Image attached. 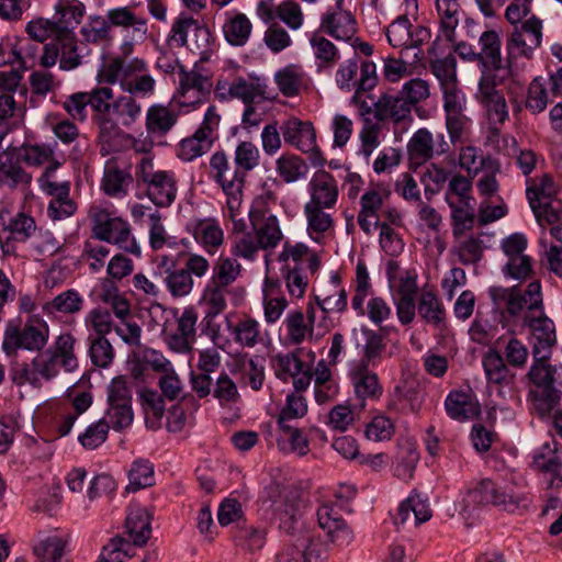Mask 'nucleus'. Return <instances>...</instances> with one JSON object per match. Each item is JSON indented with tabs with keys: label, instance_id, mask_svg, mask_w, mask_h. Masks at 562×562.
I'll return each instance as SVG.
<instances>
[{
	"label": "nucleus",
	"instance_id": "obj_1",
	"mask_svg": "<svg viewBox=\"0 0 562 562\" xmlns=\"http://www.w3.org/2000/svg\"><path fill=\"white\" fill-rule=\"evenodd\" d=\"M147 71L144 59L133 58L124 61L122 58H111L97 74L99 83L115 85L132 97L147 98L154 94L156 80Z\"/></svg>",
	"mask_w": 562,
	"mask_h": 562
},
{
	"label": "nucleus",
	"instance_id": "obj_2",
	"mask_svg": "<svg viewBox=\"0 0 562 562\" xmlns=\"http://www.w3.org/2000/svg\"><path fill=\"white\" fill-rule=\"evenodd\" d=\"M49 338L47 323L38 317H30L23 326L18 321L7 323L2 350L8 357H15L20 349L41 352Z\"/></svg>",
	"mask_w": 562,
	"mask_h": 562
},
{
	"label": "nucleus",
	"instance_id": "obj_3",
	"mask_svg": "<svg viewBox=\"0 0 562 562\" xmlns=\"http://www.w3.org/2000/svg\"><path fill=\"white\" fill-rule=\"evenodd\" d=\"M89 217L92 223L93 237L117 245L132 255H140V247L132 236L130 224L126 221L121 217H112L108 211L98 206L90 209Z\"/></svg>",
	"mask_w": 562,
	"mask_h": 562
},
{
	"label": "nucleus",
	"instance_id": "obj_4",
	"mask_svg": "<svg viewBox=\"0 0 562 562\" xmlns=\"http://www.w3.org/2000/svg\"><path fill=\"white\" fill-rule=\"evenodd\" d=\"M136 179L146 189L148 199L159 207L172 204L177 195L175 175L166 170H155L153 160L142 157L136 166Z\"/></svg>",
	"mask_w": 562,
	"mask_h": 562
},
{
	"label": "nucleus",
	"instance_id": "obj_5",
	"mask_svg": "<svg viewBox=\"0 0 562 562\" xmlns=\"http://www.w3.org/2000/svg\"><path fill=\"white\" fill-rule=\"evenodd\" d=\"M547 361L533 358V363L528 372V378L535 385L528 395L540 416L548 415L561 398V391L555 387L557 370Z\"/></svg>",
	"mask_w": 562,
	"mask_h": 562
},
{
	"label": "nucleus",
	"instance_id": "obj_6",
	"mask_svg": "<svg viewBox=\"0 0 562 562\" xmlns=\"http://www.w3.org/2000/svg\"><path fill=\"white\" fill-rule=\"evenodd\" d=\"M508 76L484 71L479 81L476 99L485 109L488 123L494 130L508 120V108L503 90L498 86Z\"/></svg>",
	"mask_w": 562,
	"mask_h": 562
},
{
	"label": "nucleus",
	"instance_id": "obj_7",
	"mask_svg": "<svg viewBox=\"0 0 562 562\" xmlns=\"http://www.w3.org/2000/svg\"><path fill=\"white\" fill-rule=\"evenodd\" d=\"M220 122L221 116L216 108L209 106L199 128L179 143L177 156L183 161H192L206 154L216 139Z\"/></svg>",
	"mask_w": 562,
	"mask_h": 562
},
{
	"label": "nucleus",
	"instance_id": "obj_8",
	"mask_svg": "<svg viewBox=\"0 0 562 562\" xmlns=\"http://www.w3.org/2000/svg\"><path fill=\"white\" fill-rule=\"evenodd\" d=\"M542 43V21L532 15L515 26L506 41L507 60L514 65L518 58L531 59Z\"/></svg>",
	"mask_w": 562,
	"mask_h": 562
},
{
	"label": "nucleus",
	"instance_id": "obj_9",
	"mask_svg": "<svg viewBox=\"0 0 562 562\" xmlns=\"http://www.w3.org/2000/svg\"><path fill=\"white\" fill-rule=\"evenodd\" d=\"M106 418L115 431L130 427L134 419L132 390L125 376H116L108 387Z\"/></svg>",
	"mask_w": 562,
	"mask_h": 562
},
{
	"label": "nucleus",
	"instance_id": "obj_10",
	"mask_svg": "<svg viewBox=\"0 0 562 562\" xmlns=\"http://www.w3.org/2000/svg\"><path fill=\"white\" fill-rule=\"evenodd\" d=\"M210 177L217 183L226 195V205L232 211L243 196L245 181L237 168L231 167L229 159L223 150L215 151L210 157Z\"/></svg>",
	"mask_w": 562,
	"mask_h": 562
},
{
	"label": "nucleus",
	"instance_id": "obj_11",
	"mask_svg": "<svg viewBox=\"0 0 562 562\" xmlns=\"http://www.w3.org/2000/svg\"><path fill=\"white\" fill-rule=\"evenodd\" d=\"M59 167L58 162L47 166L38 178L41 189L52 196L47 206V214L53 221H59L75 214L77 204L70 199V184L68 181L54 182L52 178Z\"/></svg>",
	"mask_w": 562,
	"mask_h": 562
},
{
	"label": "nucleus",
	"instance_id": "obj_12",
	"mask_svg": "<svg viewBox=\"0 0 562 562\" xmlns=\"http://www.w3.org/2000/svg\"><path fill=\"white\" fill-rule=\"evenodd\" d=\"M522 324L531 333L532 357L537 360H549L551 349L557 342L553 322L544 315L542 310L536 313H525Z\"/></svg>",
	"mask_w": 562,
	"mask_h": 562
},
{
	"label": "nucleus",
	"instance_id": "obj_13",
	"mask_svg": "<svg viewBox=\"0 0 562 562\" xmlns=\"http://www.w3.org/2000/svg\"><path fill=\"white\" fill-rule=\"evenodd\" d=\"M59 63V68L70 71L82 64V56L78 53L76 36L56 37L43 47V54L40 57L41 66L50 68Z\"/></svg>",
	"mask_w": 562,
	"mask_h": 562
},
{
	"label": "nucleus",
	"instance_id": "obj_14",
	"mask_svg": "<svg viewBox=\"0 0 562 562\" xmlns=\"http://www.w3.org/2000/svg\"><path fill=\"white\" fill-rule=\"evenodd\" d=\"M210 32L202 26L198 20L187 13H180L173 21L169 42L178 47H190V49H204L209 45Z\"/></svg>",
	"mask_w": 562,
	"mask_h": 562
},
{
	"label": "nucleus",
	"instance_id": "obj_15",
	"mask_svg": "<svg viewBox=\"0 0 562 562\" xmlns=\"http://www.w3.org/2000/svg\"><path fill=\"white\" fill-rule=\"evenodd\" d=\"M479 44L481 50L476 52V63L484 71L492 74H499L501 76L513 75V64L503 61L501 54L502 42L496 31H485L480 35Z\"/></svg>",
	"mask_w": 562,
	"mask_h": 562
},
{
	"label": "nucleus",
	"instance_id": "obj_16",
	"mask_svg": "<svg viewBox=\"0 0 562 562\" xmlns=\"http://www.w3.org/2000/svg\"><path fill=\"white\" fill-rule=\"evenodd\" d=\"M198 312L193 306H188L177 317V328L168 333L164 329V340L170 350L178 353H189L196 338Z\"/></svg>",
	"mask_w": 562,
	"mask_h": 562
},
{
	"label": "nucleus",
	"instance_id": "obj_17",
	"mask_svg": "<svg viewBox=\"0 0 562 562\" xmlns=\"http://www.w3.org/2000/svg\"><path fill=\"white\" fill-rule=\"evenodd\" d=\"M133 183L131 165L120 158L105 161L101 188L111 198L122 199L127 195Z\"/></svg>",
	"mask_w": 562,
	"mask_h": 562
},
{
	"label": "nucleus",
	"instance_id": "obj_18",
	"mask_svg": "<svg viewBox=\"0 0 562 562\" xmlns=\"http://www.w3.org/2000/svg\"><path fill=\"white\" fill-rule=\"evenodd\" d=\"M273 510L279 519V527L284 532L299 536L304 531L300 524V496L297 491L284 488L280 494V499L274 501Z\"/></svg>",
	"mask_w": 562,
	"mask_h": 562
},
{
	"label": "nucleus",
	"instance_id": "obj_19",
	"mask_svg": "<svg viewBox=\"0 0 562 562\" xmlns=\"http://www.w3.org/2000/svg\"><path fill=\"white\" fill-rule=\"evenodd\" d=\"M317 521L328 540L338 546L346 547L353 540V532L333 505L323 504L317 509Z\"/></svg>",
	"mask_w": 562,
	"mask_h": 562
},
{
	"label": "nucleus",
	"instance_id": "obj_20",
	"mask_svg": "<svg viewBox=\"0 0 562 562\" xmlns=\"http://www.w3.org/2000/svg\"><path fill=\"white\" fill-rule=\"evenodd\" d=\"M310 192L308 205L334 209L339 196L338 183L335 177L325 170L316 171L307 186Z\"/></svg>",
	"mask_w": 562,
	"mask_h": 562
},
{
	"label": "nucleus",
	"instance_id": "obj_21",
	"mask_svg": "<svg viewBox=\"0 0 562 562\" xmlns=\"http://www.w3.org/2000/svg\"><path fill=\"white\" fill-rule=\"evenodd\" d=\"M373 105L374 119L379 122L390 121L394 124H400L413 121L412 109L408 102L405 101L404 95L398 92L381 94L373 102Z\"/></svg>",
	"mask_w": 562,
	"mask_h": 562
},
{
	"label": "nucleus",
	"instance_id": "obj_22",
	"mask_svg": "<svg viewBox=\"0 0 562 562\" xmlns=\"http://www.w3.org/2000/svg\"><path fill=\"white\" fill-rule=\"evenodd\" d=\"M355 393L362 401L361 407H364L366 400H379L383 394V386L379 382L378 374L370 370V366L363 362H353L349 370Z\"/></svg>",
	"mask_w": 562,
	"mask_h": 562
},
{
	"label": "nucleus",
	"instance_id": "obj_23",
	"mask_svg": "<svg viewBox=\"0 0 562 562\" xmlns=\"http://www.w3.org/2000/svg\"><path fill=\"white\" fill-rule=\"evenodd\" d=\"M249 220L261 249H273L282 240L283 234L276 215H266L262 211L252 209L249 211Z\"/></svg>",
	"mask_w": 562,
	"mask_h": 562
},
{
	"label": "nucleus",
	"instance_id": "obj_24",
	"mask_svg": "<svg viewBox=\"0 0 562 562\" xmlns=\"http://www.w3.org/2000/svg\"><path fill=\"white\" fill-rule=\"evenodd\" d=\"M356 19L342 7L327 11L321 20V30L338 41H349L357 33Z\"/></svg>",
	"mask_w": 562,
	"mask_h": 562
},
{
	"label": "nucleus",
	"instance_id": "obj_25",
	"mask_svg": "<svg viewBox=\"0 0 562 562\" xmlns=\"http://www.w3.org/2000/svg\"><path fill=\"white\" fill-rule=\"evenodd\" d=\"M487 294L495 311L502 314L506 312L512 317L519 315L527 304V299L522 295L519 285L509 288L492 285L488 288Z\"/></svg>",
	"mask_w": 562,
	"mask_h": 562
},
{
	"label": "nucleus",
	"instance_id": "obj_26",
	"mask_svg": "<svg viewBox=\"0 0 562 562\" xmlns=\"http://www.w3.org/2000/svg\"><path fill=\"white\" fill-rule=\"evenodd\" d=\"M281 132L284 142L302 153H307L314 147L316 132L310 121L291 117L282 124Z\"/></svg>",
	"mask_w": 562,
	"mask_h": 562
},
{
	"label": "nucleus",
	"instance_id": "obj_27",
	"mask_svg": "<svg viewBox=\"0 0 562 562\" xmlns=\"http://www.w3.org/2000/svg\"><path fill=\"white\" fill-rule=\"evenodd\" d=\"M56 15L54 25L57 30L56 37L76 36L74 30L81 23L86 12V7L78 0H67L59 2L55 7Z\"/></svg>",
	"mask_w": 562,
	"mask_h": 562
},
{
	"label": "nucleus",
	"instance_id": "obj_28",
	"mask_svg": "<svg viewBox=\"0 0 562 562\" xmlns=\"http://www.w3.org/2000/svg\"><path fill=\"white\" fill-rule=\"evenodd\" d=\"M105 18L110 29L112 26L131 29L133 41L140 43L146 40L148 33L147 20L137 16L128 7L110 9Z\"/></svg>",
	"mask_w": 562,
	"mask_h": 562
},
{
	"label": "nucleus",
	"instance_id": "obj_29",
	"mask_svg": "<svg viewBox=\"0 0 562 562\" xmlns=\"http://www.w3.org/2000/svg\"><path fill=\"white\" fill-rule=\"evenodd\" d=\"M445 408L451 419L461 423L473 419L481 413L475 397L463 391H451L445 401Z\"/></svg>",
	"mask_w": 562,
	"mask_h": 562
},
{
	"label": "nucleus",
	"instance_id": "obj_30",
	"mask_svg": "<svg viewBox=\"0 0 562 562\" xmlns=\"http://www.w3.org/2000/svg\"><path fill=\"white\" fill-rule=\"evenodd\" d=\"M482 366L487 383L507 386L514 382L515 373L499 350L488 349L482 358Z\"/></svg>",
	"mask_w": 562,
	"mask_h": 562
},
{
	"label": "nucleus",
	"instance_id": "obj_31",
	"mask_svg": "<svg viewBox=\"0 0 562 562\" xmlns=\"http://www.w3.org/2000/svg\"><path fill=\"white\" fill-rule=\"evenodd\" d=\"M383 206V195L378 190H368L360 198L358 224L364 234L371 235L380 225L379 211Z\"/></svg>",
	"mask_w": 562,
	"mask_h": 562
},
{
	"label": "nucleus",
	"instance_id": "obj_32",
	"mask_svg": "<svg viewBox=\"0 0 562 562\" xmlns=\"http://www.w3.org/2000/svg\"><path fill=\"white\" fill-rule=\"evenodd\" d=\"M411 166H422L435 156V138L425 127L417 130L407 143Z\"/></svg>",
	"mask_w": 562,
	"mask_h": 562
},
{
	"label": "nucleus",
	"instance_id": "obj_33",
	"mask_svg": "<svg viewBox=\"0 0 562 562\" xmlns=\"http://www.w3.org/2000/svg\"><path fill=\"white\" fill-rule=\"evenodd\" d=\"M125 529L134 546H145L151 535L150 517L148 512L143 507L131 509L125 519Z\"/></svg>",
	"mask_w": 562,
	"mask_h": 562
},
{
	"label": "nucleus",
	"instance_id": "obj_34",
	"mask_svg": "<svg viewBox=\"0 0 562 562\" xmlns=\"http://www.w3.org/2000/svg\"><path fill=\"white\" fill-rule=\"evenodd\" d=\"M178 115L161 104H154L146 113V131L150 137L165 136L177 123Z\"/></svg>",
	"mask_w": 562,
	"mask_h": 562
},
{
	"label": "nucleus",
	"instance_id": "obj_35",
	"mask_svg": "<svg viewBox=\"0 0 562 562\" xmlns=\"http://www.w3.org/2000/svg\"><path fill=\"white\" fill-rule=\"evenodd\" d=\"M417 311L420 318L427 324L437 328H442L445 326L446 308L435 292L424 290L420 293Z\"/></svg>",
	"mask_w": 562,
	"mask_h": 562
},
{
	"label": "nucleus",
	"instance_id": "obj_36",
	"mask_svg": "<svg viewBox=\"0 0 562 562\" xmlns=\"http://www.w3.org/2000/svg\"><path fill=\"white\" fill-rule=\"evenodd\" d=\"M32 175L26 172L20 161L5 151L0 153V183L10 188L27 187Z\"/></svg>",
	"mask_w": 562,
	"mask_h": 562
},
{
	"label": "nucleus",
	"instance_id": "obj_37",
	"mask_svg": "<svg viewBox=\"0 0 562 562\" xmlns=\"http://www.w3.org/2000/svg\"><path fill=\"white\" fill-rule=\"evenodd\" d=\"M99 128V142L101 149L109 151L117 150L122 144L125 133L121 128V123L111 114L94 119Z\"/></svg>",
	"mask_w": 562,
	"mask_h": 562
},
{
	"label": "nucleus",
	"instance_id": "obj_38",
	"mask_svg": "<svg viewBox=\"0 0 562 562\" xmlns=\"http://www.w3.org/2000/svg\"><path fill=\"white\" fill-rule=\"evenodd\" d=\"M267 83L258 77L251 80L238 77L229 83L228 95L240 99L245 104H254L257 98H267Z\"/></svg>",
	"mask_w": 562,
	"mask_h": 562
},
{
	"label": "nucleus",
	"instance_id": "obj_39",
	"mask_svg": "<svg viewBox=\"0 0 562 562\" xmlns=\"http://www.w3.org/2000/svg\"><path fill=\"white\" fill-rule=\"evenodd\" d=\"M228 329L235 342L244 348H254L262 341L260 324L249 315L243 316L235 325L228 324Z\"/></svg>",
	"mask_w": 562,
	"mask_h": 562
},
{
	"label": "nucleus",
	"instance_id": "obj_40",
	"mask_svg": "<svg viewBox=\"0 0 562 562\" xmlns=\"http://www.w3.org/2000/svg\"><path fill=\"white\" fill-rule=\"evenodd\" d=\"M414 515L415 525H420L431 517V509L426 496L419 493H413L407 499L403 501L397 510L396 522L405 524Z\"/></svg>",
	"mask_w": 562,
	"mask_h": 562
},
{
	"label": "nucleus",
	"instance_id": "obj_41",
	"mask_svg": "<svg viewBox=\"0 0 562 562\" xmlns=\"http://www.w3.org/2000/svg\"><path fill=\"white\" fill-rule=\"evenodd\" d=\"M252 24L244 13L228 16L223 25L225 40L233 46H244L251 34Z\"/></svg>",
	"mask_w": 562,
	"mask_h": 562
},
{
	"label": "nucleus",
	"instance_id": "obj_42",
	"mask_svg": "<svg viewBox=\"0 0 562 562\" xmlns=\"http://www.w3.org/2000/svg\"><path fill=\"white\" fill-rule=\"evenodd\" d=\"M179 89L178 92L182 98H187V95L192 92L191 102L198 101L200 97L207 91L210 83L209 79L200 74L199 71L192 69L187 70L182 65H179Z\"/></svg>",
	"mask_w": 562,
	"mask_h": 562
},
{
	"label": "nucleus",
	"instance_id": "obj_43",
	"mask_svg": "<svg viewBox=\"0 0 562 562\" xmlns=\"http://www.w3.org/2000/svg\"><path fill=\"white\" fill-rule=\"evenodd\" d=\"M436 8L440 16L441 33L449 43H453L459 24L460 5L458 0H436Z\"/></svg>",
	"mask_w": 562,
	"mask_h": 562
},
{
	"label": "nucleus",
	"instance_id": "obj_44",
	"mask_svg": "<svg viewBox=\"0 0 562 562\" xmlns=\"http://www.w3.org/2000/svg\"><path fill=\"white\" fill-rule=\"evenodd\" d=\"M306 414L307 402L305 396L295 392L288 394L285 404L277 419L279 429H290L293 420L303 418Z\"/></svg>",
	"mask_w": 562,
	"mask_h": 562
},
{
	"label": "nucleus",
	"instance_id": "obj_45",
	"mask_svg": "<svg viewBox=\"0 0 562 562\" xmlns=\"http://www.w3.org/2000/svg\"><path fill=\"white\" fill-rule=\"evenodd\" d=\"M142 113V105L130 94H123L112 102L111 115L115 117L122 126L130 127L134 124Z\"/></svg>",
	"mask_w": 562,
	"mask_h": 562
},
{
	"label": "nucleus",
	"instance_id": "obj_46",
	"mask_svg": "<svg viewBox=\"0 0 562 562\" xmlns=\"http://www.w3.org/2000/svg\"><path fill=\"white\" fill-rule=\"evenodd\" d=\"M303 78V69L297 65H288L277 71L274 76L280 92L288 98L295 97L300 93Z\"/></svg>",
	"mask_w": 562,
	"mask_h": 562
},
{
	"label": "nucleus",
	"instance_id": "obj_47",
	"mask_svg": "<svg viewBox=\"0 0 562 562\" xmlns=\"http://www.w3.org/2000/svg\"><path fill=\"white\" fill-rule=\"evenodd\" d=\"M83 307V297L77 290L69 289L56 295L50 302L44 306L49 314H77Z\"/></svg>",
	"mask_w": 562,
	"mask_h": 562
},
{
	"label": "nucleus",
	"instance_id": "obj_48",
	"mask_svg": "<svg viewBox=\"0 0 562 562\" xmlns=\"http://www.w3.org/2000/svg\"><path fill=\"white\" fill-rule=\"evenodd\" d=\"M241 265L229 257H220L212 267L210 281L229 288L240 276Z\"/></svg>",
	"mask_w": 562,
	"mask_h": 562
},
{
	"label": "nucleus",
	"instance_id": "obj_49",
	"mask_svg": "<svg viewBox=\"0 0 562 562\" xmlns=\"http://www.w3.org/2000/svg\"><path fill=\"white\" fill-rule=\"evenodd\" d=\"M277 171L286 183L305 179L308 172L307 164L299 156L282 155L277 159Z\"/></svg>",
	"mask_w": 562,
	"mask_h": 562
},
{
	"label": "nucleus",
	"instance_id": "obj_50",
	"mask_svg": "<svg viewBox=\"0 0 562 562\" xmlns=\"http://www.w3.org/2000/svg\"><path fill=\"white\" fill-rule=\"evenodd\" d=\"M260 153L258 147L249 140L239 142L234 153V165L238 172L246 179L248 172L258 167Z\"/></svg>",
	"mask_w": 562,
	"mask_h": 562
},
{
	"label": "nucleus",
	"instance_id": "obj_51",
	"mask_svg": "<svg viewBox=\"0 0 562 562\" xmlns=\"http://www.w3.org/2000/svg\"><path fill=\"white\" fill-rule=\"evenodd\" d=\"M194 238L206 249L217 248L223 244L224 233L216 220L204 218L196 222Z\"/></svg>",
	"mask_w": 562,
	"mask_h": 562
},
{
	"label": "nucleus",
	"instance_id": "obj_52",
	"mask_svg": "<svg viewBox=\"0 0 562 562\" xmlns=\"http://www.w3.org/2000/svg\"><path fill=\"white\" fill-rule=\"evenodd\" d=\"M140 401L146 413V425L148 428L157 429L165 414V400L154 390H144L140 393Z\"/></svg>",
	"mask_w": 562,
	"mask_h": 562
},
{
	"label": "nucleus",
	"instance_id": "obj_53",
	"mask_svg": "<svg viewBox=\"0 0 562 562\" xmlns=\"http://www.w3.org/2000/svg\"><path fill=\"white\" fill-rule=\"evenodd\" d=\"M361 333L366 338V342L363 345L362 358L357 362H363L366 366L374 367L380 361L381 355L386 347L384 336L366 326L361 327Z\"/></svg>",
	"mask_w": 562,
	"mask_h": 562
},
{
	"label": "nucleus",
	"instance_id": "obj_54",
	"mask_svg": "<svg viewBox=\"0 0 562 562\" xmlns=\"http://www.w3.org/2000/svg\"><path fill=\"white\" fill-rule=\"evenodd\" d=\"M315 300L326 314L341 313L347 308V292L341 286H327L315 295Z\"/></svg>",
	"mask_w": 562,
	"mask_h": 562
},
{
	"label": "nucleus",
	"instance_id": "obj_55",
	"mask_svg": "<svg viewBox=\"0 0 562 562\" xmlns=\"http://www.w3.org/2000/svg\"><path fill=\"white\" fill-rule=\"evenodd\" d=\"M310 43L317 60L318 69L331 68L339 59L340 55L338 48L326 37L313 34Z\"/></svg>",
	"mask_w": 562,
	"mask_h": 562
},
{
	"label": "nucleus",
	"instance_id": "obj_56",
	"mask_svg": "<svg viewBox=\"0 0 562 562\" xmlns=\"http://www.w3.org/2000/svg\"><path fill=\"white\" fill-rule=\"evenodd\" d=\"M497 487L498 485L490 479L480 481L463 498L464 510H470L475 505H493Z\"/></svg>",
	"mask_w": 562,
	"mask_h": 562
},
{
	"label": "nucleus",
	"instance_id": "obj_57",
	"mask_svg": "<svg viewBox=\"0 0 562 562\" xmlns=\"http://www.w3.org/2000/svg\"><path fill=\"white\" fill-rule=\"evenodd\" d=\"M228 293V288L209 281L202 295V300L207 306L205 318H214L226 310V295Z\"/></svg>",
	"mask_w": 562,
	"mask_h": 562
},
{
	"label": "nucleus",
	"instance_id": "obj_58",
	"mask_svg": "<svg viewBox=\"0 0 562 562\" xmlns=\"http://www.w3.org/2000/svg\"><path fill=\"white\" fill-rule=\"evenodd\" d=\"M529 205L540 226L553 225L561 220L562 202L555 198L543 196L539 202Z\"/></svg>",
	"mask_w": 562,
	"mask_h": 562
},
{
	"label": "nucleus",
	"instance_id": "obj_59",
	"mask_svg": "<svg viewBox=\"0 0 562 562\" xmlns=\"http://www.w3.org/2000/svg\"><path fill=\"white\" fill-rule=\"evenodd\" d=\"M89 357L93 366L108 368L114 359V348L106 336H89Z\"/></svg>",
	"mask_w": 562,
	"mask_h": 562
},
{
	"label": "nucleus",
	"instance_id": "obj_60",
	"mask_svg": "<svg viewBox=\"0 0 562 562\" xmlns=\"http://www.w3.org/2000/svg\"><path fill=\"white\" fill-rule=\"evenodd\" d=\"M75 337L69 334L65 333L59 335L54 346L50 348L53 349V355L56 356V360L65 368L66 371H74L78 367V361L75 356Z\"/></svg>",
	"mask_w": 562,
	"mask_h": 562
},
{
	"label": "nucleus",
	"instance_id": "obj_61",
	"mask_svg": "<svg viewBox=\"0 0 562 562\" xmlns=\"http://www.w3.org/2000/svg\"><path fill=\"white\" fill-rule=\"evenodd\" d=\"M65 546V541L58 536H50L38 541L33 547L36 562H59L64 554Z\"/></svg>",
	"mask_w": 562,
	"mask_h": 562
},
{
	"label": "nucleus",
	"instance_id": "obj_62",
	"mask_svg": "<svg viewBox=\"0 0 562 562\" xmlns=\"http://www.w3.org/2000/svg\"><path fill=\"white\" fill-rule=\"evenodd\" d=\"M430 69L440 83V88L451 87L458 83L457 59L452 54L443 58H435L430 61Z\"/></svg>",
	"mask_w": 562,
	"mask_h": 562
},
{
	"label": "nucleus",
	"instance_id": "obj_63",
	"mask_svg": "<svg viewBox=\"0 0 562 562\" xmlns=\"http://www.w3.org/2000/svg\"><path fill=\"white\" fill-rule=\"evenodd\" d=\"M168 292L175 299L189 295L194 286L193 278L183 268H176L162 280Z\"/></svg>",
	"mask_w": 562,
	"mask_h": 562
},
{
	"label": "nucleus",
	"instance_id": "obj_64",
	"mask_svg": "<svg viewBox=\"0 0 562 562\" xmlns=\"http://www.w3.org/2000/svg\"><path fill=\"white\" fill-rule=\"evenodd\" d=\"M2 225L11 238L20 243L26 241L36 232L34 218L24 213L16 214Z\"/></svg>",
	"mask_w": 562,
	"mask_h": 562
}]
</instances>
